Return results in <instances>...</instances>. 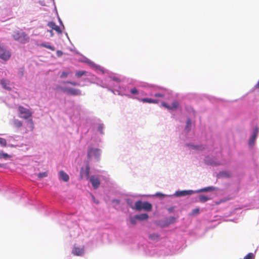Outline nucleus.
Masks as SVG:
<instances>
[{
  "instance_id": "f257e3e1",
  "label": "nucleus",
  "mask_w": 259,
  "mask_h": 259,
  "mask_svg": "<svg viewBox=\"0 0 259 259\" xmlns=\"http://www.w3.org/2000/svg\"><path fill=\"white\" fill-rule=\"evenodd\" d=\"M12 36L15 40L21 44H26L29 41V37L24 32L15 31Z\"/></svg>"
},
{
  "instance_id": "f03ea898",
  "label": "nucleus",
  "mask_w": 259,
  "mask_h": 259,
  "mask_svg": "<svg viewBox=\"0 0 259 259\" xmlns=\"http://www.w3.org/2000/svg\"><path fill=\"white\" fill-rule=\"evenodd\" d=\"M134 208L138 211L143 210L149 211L152 210V205L148 202L139 200L136 202Z\"/></svg>"
},
{
  "instance_id": "7ed1b4c3",
  "label": "nucleus",
  "mask_w": 259,
  "mask_h": 259,
  "mask_svg": "<svg viewBox=\"0 0 259 259\" xmlns=\"http://www.w3.org/2000/svg\"><path fill=\"white\" fill-rule=\"evenodd\" d=\"M18 111L19 112V117L24 119H27L32 116V112L28 109H27L22 106H18Z\"/></svg>"
},
{
  "instance_id": "20e7f679",
  "label": "nucleus",
  "mask_w": 259,
  "mask_h": 259,
  "mask_svg": "<svg viewBox=\"0 0 259 259\" xmlns=\"http://www.w3.org/2000/svg\"><path fill=\"white\" fill-rule=\"evenodd\" d=\"M61 90L65 93H67L72 96H80L81 95V92L79 89H73L71 88H61Z\"/></svg>"
},
{
  "instance_id": "39448f33",
  "label": "nucleus",
  "mask_w": 259,
  "mask_h": 259,
  "mask_svg": "<svg viewBox=\"0 0 259 259\" xmlns=\"http://www.w3.org/2000/svg\"><path fill=\"white\" fill-rule=\"evenodd\" d=\"M100 155V150L99 149L90 148L88 150V157L89 159L91 158L92 156H94L98 160H99Z\"/></svg>"
},
{
  "instance_id": "423d86ee",
  "label": "nucleus",
  "mask_w": 259,
  "mask_h": 259,
  "mask_svg": "<svg viewBox=\"0 0 259 259\" xmlns=\"http://www.w3.org/2000/svg\"><path fill=\"white\" fill-rule=\"evenodd\" d=\"M10 52L0 46V58L6 61L10 58Z\"/></svg>"
},
{
  "instance_id": "0eeeda50",
  "label": "nucleus",
  "mask_w": 259,
  "mask_h": 259,
  "mask_svg": "<svg viewBox=\"0 0 259 259\" xmlns=\"http://www.w3.org/2000/svg\"><path fill=\"white\" fill-rule=\"evenodd\" d=\"M90 181L94 189H97L100 185L99 178L95 176H92L90 178Z\"/></svg>"
},
{
  "instance_id": "6e6552de",
  "label": "nucleus",
  "mask_w": 259,
  "mask_h": 259,
  "mask_svg": "<svg viewBox=\"0 0 259 259\" xmlns=\"http://www.w3.org/2000/svg\"><path fill=\"white\" fill-rule=\"evenodd\" d=\"M162 105L168 109L173 110L177 109L179 106V103L178 101H175L172 103L171 105L169 106L166 103L162 102Z\"/></svg>"
},
{
  "instance_id": "1a4fd4ad",
  "label": "nucleus",
  "mask_w": 259,
  "mask_h": 259,
  "mask_svg": "<svg viewBox=\"0 0 259 259\" xmlns=\"http://www.w3.org/2000/svg\"><path fill=\"white\" fill-rule=\"evenodd\" d=\"M258 133V128L257 127L254 128V129L253 130V135L250 137L249 141V145L251 146L254 144Z\"/></svg>"
},
{
  "instance_id": "9d476101",
  "label": "nucleus",
  "mask_w": 259,
  "mask_h": 259,
  "mask_svg": "<svg viewBox=\"0 0 259 259\" xmlns=\"http://www.w3.org/2000/svg\"><path fill=\"white\" fill-rule=\"evenodd\" d=\"M84 253V249L83 247L79 248L77 247H74L72 250V253L74 255L80 256L83 255Z\"/></svg>"
},
{
  "instance_id": "9b49d317",
  "label": "nucleus",
  "mask_w": 259,
  "mask_h": 259,
  "mask_svg": "<svg viewBox=\"0 0 259 259\" xmlns=\"http://www.w3.org/2000/svg\"><path fill=\"white\" fill-rule=\"evenodd\" d=\"M48 25L51 27L53 30H55L56 31H57L58 33L61 34L62 33V30H61V28L59 26L57 25L55 22H50L48 23Z\"/></svg>"
},
{
  "instance_id": "f8f14e48",
  "label": "nucleus",
  "mask_w": 259,
  "mask_h": 259,
  "mask_svg": "<svg viewBox=\"0 0 259 259\" xmlns=\"http://www.w3.org/2000/svg\"><path fill=\"white\" fill-rule=\"evenodd\" d=\"M59 178L64 182H67L69 179V176L62 170L59 172Z\"/></svg>"
},
{
  "instance_id": "ddd939ff",
  "label": "nucleus",
  "mask_w": 259,
  "mask_h": 259,
  "mask_svg": "<svg viewBox=\"0 0 259 259\" xmlns=\"http://www.w3.org/2000/svg\"><path fill=\"white\" fill-rule=\"evenodd\" d=\"M194 193V192L192 190L182 191H180V192H177L176 194H177V196H182L191 195Z\"/></svg>"
},
{
  "instance_id": "4468645a",
  "label": "nucleus",
  "mask_w": 259,
  "mask_h": 259,
  "mask_svg": "<svg viewBox=\"0 0 259 259\" xmlns=\"http://www.w3.org/2000/svg\"><path fill=\"white\" fill-rule=\"evenodd\" d=\"M1 83L4 89L10 90V88L8 87L9 84V81L5 79L1 80Z\"/></svg>"
},
{
  "instance_id": "2eb2a0df",
  "label": "nucleus",
  "mask_w": 259,
  "mask_h": 259,
  "mask_svg": "<svg viewBox=\"0 0 259 259\" xmlns=\"http://www.w3.org/2000/svg\"><path fill=\"white\" fill-rule=\"evenodd\" d=\"M136 215L137 219L140 221L146 220L148 218V215L146 213H142Z\"/></svg>"
},
{
  "instance_id": "dca6fc26",
  "label": "nucleus",
  "mask_w": 259,
  "mask_h": 259,
  "mask_svg": "<svg viewBox=\"0 0 259 259\" xmlns=\"http://www.w3.org/2000/svg\"><path fill=\"white\" fill-rule=\"evenodd\" d=\"M141 101L143 103H158V100L148 98L142 99Z\"/></svg>"
},
{
  "instance_id": "f3484780",
  "label": "nucleus",
  "mask_w": 259,
  "mask_h": 259,
  "mask_svg": "<svg viewBox=\"0 0 259 259\" xmlns=\"http://www.w3.org/2000/svg\"><path fill=\"white\" fill-rule=\"evenodd\" d=\"M176 218L174 217H170L168 218H167L165 221L166 225L174 223L176 222Z\"/></svg>"
},
{
  "instance_id": "a211bd4d",
  "label": "nucleus",
  "mask_w": 259,
  "mask_h": 259,
  "mask_svg": "<svg viewBox=\"0 0 259 259\" xmlns=\"http://www.w3.org/2000/svg\"><path fill=\"white\" fill-rule=\"evenodd\" d=\"M13 124L16 127L19 128L22 125V122L18 119H15L13 121Z\"/></svg>"
},
{
  "instance_id": "6ab92c4d",
  "label": "nucleus",
  "mask_w": 259,
  "mask_h": 259,
  "mask_svg": "<svg viewBox=\"0 0 259 259\" xmlns=\"http://www.w3.org/2000/svg\"><path fill=\"white\" fill-rule=\"evenodd\" d=\"M40 46L45 47L46 48L49 49L52 51H55V48L51 45H47L46 43H42L40 45Z\"/></svg>"
},
{
  "instance_id": "aec40b11",
  "label": "nucleus",
  "mask_w": 259,
  "mask_h": 259,
  "mask_svg": "<svg viewBox=\"0 0 259 259\" xmlns=\"http://www.w3.org/2000/svg\"><path fill=\"white\" fill-rule=\"evenodd\" d=\"M87 72L85 71H79L76 72L75 76L77 78H79L81 76L86 75Z\"/></svg>"
},
{
  "instance_id": "412c9836",
  "label": "nucleus",
  "mask_w": 259,
  "mask_h": 259,
  "mask_svg": "<svg viewBox=\"0 0 259 259\" xmlns=\"http://www.w3.org/2000/svg\"><path fill=\"white\" fill-rule=\"evenodd\" d=\"M199 199L200 201L202 202H206L209 199V198L208 197H207L205 195H200L199 196Z\"/></svg>"
},
{
  "instance_id": "4be33fe9",
  "label": "nucleus",
  "mask_w": 259,
  "mask_h": 259,
  "mask_svg": "<svg viewBox=\"0 0 259 259\" xmlns=\"http://www.w3.org/2000/svg\"><path fill=\"white\" fill-rule=\"evenodd\" d=\"M214 188L212 187H208L199 190L198 192H207L214 190Z\"/></svg>"
},
{
  "instance_id": "5701e85b",
  "label": "nucleus",
  "mask_w": 259,
  "mask_h": 259,
  "mask_svg": "<svg viewBox=\"0 0 259 259\" xmlns=\"http://www.w3.org/2000/svg\"><path fill=\"white\" fill-rule=\"evenodd\" d=\"M10 157L11 156L8 155V154L5 153L3 152H0V158H4L5 159H7Z\"/></svg>"
},
{
  "instance_id": "b1692460",
  "label": "nucleus",
  "mask_w": 259,
  "mask_h": 259,
  "mask_svg": "<svg viewBox=\"0 0 259 259\" xmlns=\"http://www.w3.org/2000/svg\"><path fill=\"white\" fill-rule=\"evenodd\" d=\"M191 126V121L190 119H188L187 121V124L186 125L185 129L187 131V132L189 131L190 130Z\"/></svg>"
},
{
  "instance_id": "393cba45",
  "label": "nucleus",
  "mask_w": 259,
  "mask_h": 259,
  "mask_svg": "<svg viewBox=\"0 0 259 259\" xmlns=\"http://www.w3.org/2000/svg\"><path fill=\"white\" fill-rule=\"evenodd\" d=\"M149 239L152 240H157L159 238V235L156 234H150L149 236Z\"/></svg>"
},
{
  "instance_id": "a878e982",
  "label": "nucleus",
  "mask_w": 259,
  "mask_h": 259,
  "mask_svg": "<svg viewBox=\"0 0 259 259\" xmlns=\"http://www.w3.org/2000/svg\"><path fill=\"white\" fill-rule=\"evenodd\" d=\"M254 255L253 253H249L245 255L243 259H254Z\"/></svg>"
},
{
  "instance_id": "bb28decb",
  "label": "nucleus",
  "mask_w": 259,
  "mask_h": 259,
  "mask_svg": "<svg viewBox=\"0 0 259 259\" xmlns=\"http://www.w3.org/2000/svg\"><path fill=\"white\" fill-rule=\"evenodd\" d=\"M0 145L3 147H6L7 141L6 139L0 137Z\"/></svg>"
},
{
  "instance_id": "cd10ccee",
  "label": "nucleus",
  "mask_w": 259,
  "mask_h": 259,
  "mask_svg": "<svg viewBox=\"0 0 259 259\" xmlns=\"http://www.w3.org/2000/svg\"><path fill=\"white\" fill-rule=\"evenodd\" d=\"M137 220L138 219L136 218V215H135V216H134L133 217H131L130 219V222L133 225H136L137 224Z\"/></svg>"
},
{
  "instance_id": "c85d7f7f",
  "label": "nucleus",
  "mask_w": 259,
  "mask_h": 259,
  "mask_svg": "<svg viewBox=\"0 0 259 259\" xmlns=\"http://www.w3.org/2000/svg\"><path fill=\"white\" fill-rule=\"evenodd\" d=\"M37 176L39 179L47 177L48 176V172L45 171V172L39 173L38 174Z\"/></svg>"
},
{
  "instance_id": "c756f323",
  "label": "nucleus",
  "mask_w": 259,
  "mask_h": 259,
  "mask_svg": "<svg viewBox=\"0 0 259 259\" xmlns=\"http://www.w3.org/2000/svg\"><path fill=\"white\" fill-rule=\"evenodd\" d=\"M199 213V209L198 208H195L192 210L191 215H196Z\"/></svg>"
},
{
  "instance_id": "7c9ffc66",
  "label": "nucleus",
  "mask_w": 259,
  "mask_h": 259,
  "mask_svg": "<svg viewBox=\"0 0 259 259\" xmlns=\"http://www.w3.org/2000/svg\"><path fill=\"white\" fill-rule=\"evenodd\" d=\"M90 170V166H89V165H87L86 166V169H85V174H86V177H87V179L89 178Z\"/></svg>"
},
{
  "instance_id": "2f4dec72",
  "label": "nucleus",
  "mask_w": 259,
  "mask_h": 259,
  "mask_svg": "<svg viewBox=\"0 0 259 259\" xmlns=\"http://www.w3.org/2000/svg\"><path fill=\"white\" fill-rule=\"evenodd\" d=\"M68 74L69 73L67 72H63L60 75V77L62 78H66L67 77Z\"/></svg>"
},
{
  "instance_id": "473e14b6",
  "label": "nucleus",
  "mask_w": 259,
  "mask_h": 259,
  "mask_svg": "<svg viewBox=\"0 0 259 259\" xmlns=\"http://www.w3.org/2000/svg\"><path fill=\"white\" fill-rule=\"evenodd\" d=\"M111 79L115 81H116V82H121V80L120 78H119L118 77H115V76H114V77H111Z\"/></svg>"
},
{
  "instance_id": "72a5a7b5",
  "label": "nucleus",
  "mask_w": 259,
  "mask_h": 259,
  "mask_svg": "<svg viewBox=\"0 0 259 259\" xmlns=\"http://www.w3.org/2000/svg\"><path fill=\"white\" fill-rule=\"evenodd\" d=\"M64 83H68V84H71L73 86H76V85H78V84L76 82H73V81H67L65 82Z\"/></svg>"
},
{
  "instance_id": "f704fd0d",
  "label": "nucleus",
  "mask_w": 259,
  "mask_h": 259,
  "mask_svg": "<svg viewBox=\"0 0 259 259\" xmlns=\"http://www.w3.org/2000/svg\"><path fill=\"white\" fill-rule=\"evenodd\" d=\"M131 93L133 94L137 95L138 93V91L136 88H133L131 90Z\"/></svg>"
},
{
  "instance_id": "c9c22d12",
  "label": "nucleus",
  "mask_w": 259,
  "mask_h": 259,
  "mask_svg": "<svg viewBox=\"0 0 259 259\" xmlns=\"http://www.w3.org/2000/svg\"><path fill=\"white\" fill-rule=\"evenodd\" d=\"M103 126L102 124H100L98 127V131L101 133H103Z\"/></svg>"
},
{
  "instance_id": "e433bc0d",
  "label": "nucleus",
  "mask_w": 259,
  "mask_h": 259,
  "mask_svg": "<svg viewBox=\"0 0 259 259\" xmlns=\"http://www.w3.org/2000/svg\"><path fill=\"white\" fill-rule=\"evenodd\" d=\"M154 96L156 97H164V95L162 94H159V93H157V94H155L154 95Z\"/></svg>"
},
{
  "instance_id": "4c0bfd02",
  "label": "nucleus",
  "mask_w": 259,
  "mask_h": 259,
  "mask_svg": "<svg viewBox=\"0 0 259 259\" xmlns=\"http://www.w3.org/2000/svg\"><path fill=\"white\" fill-rule=\"evenodd\" d=\"M56 54L57 56L61 57L63 53L61 51H57L56 52Z\"/></svg>"
},
{
  "instance_id": "58836bf2",
  "label": "nucleus",
  "mask_w": 259,
  "mask_h": 259,
  "mask_svg": "<svg viewBox=\"0 0 259 259\" xmlns=\"http://www.w3.org/2000/svg\"><path fill=\"white\" fill-rule=\"evenodd\" d=\"M174 207H169L168 209V210L169 212H171L173 210H174Z\"/></svg>"
},
{
  "instance_id": "ea45409f",
  "label": "nucleus",
  "mask_w": 259,
  "mask_h": 259,
  "mask_svg": "<svg viewBox=\"0 0 259 259\" xmlns=\"http://www.w3.org/2000/svg\"><path fill=\"white\" fill-rule=\"evenodd\" d=\"M255 87L256 88L259 89V80H258V81L257 83L255 85Z\"/></svg>"
},
{
  "instance_id": "a19ab883",
  "label": "nucleus",
  "mask_w": 259,
  "mask_h": 259,
  "mask_svg": "<svg viewBox=\"0 0 259 259\" xmlns=\"http://www.w3.org/2000/svg\"><path fill=\"white\" fill-rule=\"evenodd\" d=\"M50 32L51 33V36H53V31L51 30H50Z\"/></svg>"
},
{
  "instance_id": "79ce46f5",
  "label": "nucleus",
  "mask_w": 259,
  "mask_h": 259,
  "mask_svg": "<svg viewBox=\"0 0 259 259\" xmlns=\"http://www.w3.org/2000/svg\"><path fill=\"white\" fill-rule=\"evenodd\" d=\"M3 166V165L2 164H0V167H2Z\"/></svg>"
}]
</instances>
